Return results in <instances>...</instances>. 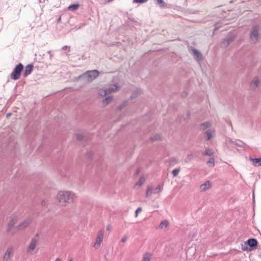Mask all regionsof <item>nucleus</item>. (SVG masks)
<instances>
[{
  "label": "nucleus",
  "mask_w": 261,
  "mask_h": 261,
  "mask_svg": "<svg viewBox=\"0 0 261 261\" xmlns=\"http://www.w3.org/2000/svg\"><path fill=\"white\" fill-rule=\"evenodd\" d=\"M152 139L153 140H160V139H161V136H160V135H156L155 136V138H152Z\"/></svg>",
  "instance_id": "obj_33"
},
{
  "label": "nucleus",
  "mask_w": 261,
  "mask_h": 261,
  "mask_svg": "<svg viewBox=\"0 0 261 261\" xmlns=\"http://www.w3.org/2000/svg\"><path fill=\"white\" fill-rule=\"evenodd\" d=\"M193 55L196 57L197 60L199 61L202 59V56L201 54L196 49H193Z\"/></svg>",
  "instance_id": "obj_19"
},
{
  "label": "nucleus",
  "mask_w": 261,
  "mask_h": 261,
  "mask_svg": "<svg viewBox=\"0 0 261 261\" xmlns=\"http://www.w3.org/2000/svg\"><path fill=\"white\" fill-rule=\"evenodd\" d=\"M125 240H126V239H124L123 238V239H122V242H124L125 241Z\"/></svg>",
  "instance_id": "obj_38"
},
{
  "label": "nucleus",
  "mask_w": 261,
  "mask_h": 261,
  "mask_svg": "<svg viewBox=\"0 0 261 261\" xmlns=\"http://www.w3.org/2000/svg\"><path fill=\"white\" fill-rule=\"evenodd\" d=\"M180 171V169H175L172 171V174L174 176H176Z\"/></svg>",
  "instance_id": "obj_29"
},
{
  "label": "nucleus",
  "mask_w": 261,
  "mask_h": 261,
  "mask_svg": "<svg viewBox=\"0 0 261 261\" xmlns=\"http://www.w3.org/2000/svg\"><path fill=\"white\" fill-rule=\"evenodd\" d=\"M163 188V185L159 184L156 188L155 189L154 193H160L161 191H162Z\"/></svg>",
  "instance_id": "obj_25"
},
{
  "label": "nucleus",
  "mask_w": 261,
  "mask_h": 261,
  "mask_svg": "<svg viewBox=\"0 0 261 261\" xmlns=\"http://www.w3.org/2000/svg\"><path fill=\"white\" fill-rule=\"evenodd\" d=\"M83 135H82V134H78V135H77V139H79V140H82V138H83Z\"/></svg>",
  "instance_id": "obj_34"
},
{
  "label": "nucleus",
  "mask_w": 261,
  "mask_h": 261,
  "mask_svg": "<svg viewBox=\"0 0 261 261\" xmlns=\"http://www.w3.org/2000/svg\"><path fill=\"white\" fill-rule=\"evenodd\" d=\"M85 75L88 77V80L92 81L98 76L99 72L97 70L89 71L86 73Z\"/></svg>",
  "instance_id": "obj_11"
},
{
  "label": "nucleus",
  "mask_w": 261,
  "mask_h": 261,
  "mask_svg": "<svg viewBox=\"0 0 261 261\" xmlns=\"http://www.w3.org/2000/svg\"><path fill=\"white\" fill-rule=\"evenodd\" d=\"M18 221V218L16 215H13L11 218L8 222L7 227V231L8 232L11 231L14 228V226L17 223Z\"/></svg>",
  "instance_id": "obj_7"
},
{
  "label": "nucleus",
  "mask_w": 261,
  "mask_h": 261,
  "mask_svg": "<svg viewBox=\"0 0 261 261\" xmlns=\"http://www.w3.org/2000/svg\"><path fill=\"white\" fill-rule=\"evenodd\" d=\"M141 211H142V208H141V207H138V208L136 210V212H135V217H138V216L139 213H140V212H141Z\"/></svg>",
  "instance_id": "obj_31"
},
{
  "label": "nucleus",
  "mask_w": 261,
  "mask_h": 261,
  "mask_svg": "<svg viewBox=\"0 0 261 261\" xmlns=\"http://www.w3.org/2000/svg\"><path fill=\"white\" fill-rule=\"evenodd\" d=\"M13 253L14 249L13 247L9 246L3 256V261H9L12 258Z\"/></svg>",
  "instance_id": "obj_6"
},
{
  "label": "nucleus",
  "mask_w": 261,
  "mask_h": 261,
  "mask_svg": "<svg viewBox=\"0 0 261 261\" xmlns=\"http://www.w3.org/2000/svg\"><path fill=\"white\" fill-rule=\"evenodd\" d=\"M55 261H62V260L60 258H58L55 260Z\"/></svg>",
  "instance_id": "obj_37"
},
{
  "label": "nucleus",
  "mask_w": 261,
  "mask_h": 261,
  "mask_svg": "<svg viewBox=\"0 0 261 261\" xmlns=\"http://www.w3.org/2000/svg\"><path fill=\"white\" fill-rule=\"evenodd\" d=\"M32 219L28 217L21 222L17 226H15L14 228V233L19 231H22L27 228L32 223Z\"/></svg>",
  "instance_id": "obj_3"
},
{
  "label": "nucleus",
  "mask_w": 261,
  "mask_h": 261,
  "mask_svg": "<svg viewBox=\"0 0 261 261\" xmlns=\"http://www.w3.org/2000/svg\"><path fill=\"white\" fill-rule=\"evenodd\" d=\"M79 4L71 5L68 7V9L69 10L74 11L77 10L79 8Z\"/></svg>",
  "instance_id": "obj_24"
},
{
  "label": "nucleus",
  "mask_w": 261,
  "mask_h": 261,
  "mask_svg": "<svg viewBox=\"0 0 261 261\" xmlns=\"http://www.w3.org/2000/svg\"><path fill=\"white\" fill-rule=\"evenodd\" d=\"M105 230L103 229H100L97 234L95 241L93 245V247L97 249L100 247L101 244L103 240Z\"/></svg>",
  "instance_id": "obj_4"
},
{
  "label": "nucleus",
  "mask_w": 261,
  "mask_h": 261,
  "mask_svg": "<svg viewBox=\"0 0 261 261\" xmlns=\"http://www.w3.org/2000/svg\"><path fill=\"white\" fill-rule=\"evenodd\" d=\"M246 242L248 246L251 247L256 246L257 244V242L255 239H249Z\"/></svg>",
  "instance_id": "obj_16"
},
{
  "label": "nucleus",
  "mask_w": 261,
  "mask_h": 261,
  "mask_svg": "<svg viewBox=\"0 0 261 261\" xmlns=\"http://www.w3.org/2000/svg\"><path fill=\"white\" fill-rule=\"evenodd\" d=\"M214 133V131H206L205 132V134L206 135V137H205V139L206 140H209L211 139H212L213 137V133Z\"/></svg>",
  "instance_id": "obj_22"
},
{
  "label": "nucleus",
  "mask_w": 261,
  "mask_h": 261,
  "mask_svg": "<svg viewBox=\"0 0 261 261\" xmlns=\"http://www.w3.org/2000/svg\"><path fill=\"white\" fill-rule=\"evenodd\" d=\"M207 164L211 167H214L215 165V160L213 158H211L210 160L207 162Z\"/></svg>",
  "instance_id": "obj_28"
},
{
  "label": "nucleus",
  "mask_w": 261,
  "mask_h": 261,
  "mask_svg": "<svg viewBox=\"0 0 261 261\" xmlns=\"http://www.w3.org/2000/svg\"><path fill=\"white\" fill-rule=\"evenodd\" d=\"M112 100V97L108 96L104 99L102 101L103 106H106Z\"/></svg>",
  "instance_id": "obj_23"
},
{
  "label": "nucleus",
  "mask_w": 261,
  "mask_h": 261,
  "mask_svg": "<svg viewBox=\"0 0 261 261\" xmlns=\"http://www.w3.org/2000/svg\"><path fill=\"white\" fill-rule=\"evenodd\" d=\"M169 222L168 221L165 220L161 222L160 224L159 227L160 229H164L167 228L169 226Z\"/></svg>",
  "instance_id": "obj_17"
},
{
  "label": "nucleus",
  "mask_w": 261,
  "mask_h": 261,
  "mask_svg": "<svg viewBox=\"0 0 261 261\" xmlns=\"http://www.w3.org/2000/svg\"><path fill=\"white\" fill-rule=\"evenodd\" d=\"M118 88L116 85H114V87L105 89V90H102L101 89L99 91V95L101 96H104L106 95L107 94L110 93L111 92H115L116 91L118 90Z\"/></svg>",
  "instance_id": "obj_10"
},
{
  "label": "nucleus",
  "mask_w": 261,
  "mask_h": 261,
  "mask_svg": "<svg viewBox=\"0 0 261 261\" xmlns=\"http://www.w3.org/2000/svg\"><path fill=\"white\" fill-rule=\"evenodd\" d=\"M153 188L151 186H148L146 192V197H149L152 193Z\"/></svg>",
  "instance_id": "obj_21"
},
{
  "label": "nucleus",
  "mask_w": 261,
  "mask_h": 261,
  "mask_svg": "<svg viewBox=\"0 0 261 261\" xmlns=\"http://www.w3.org/2000/svg\"><path fill=\"white\" fill-rule=\"evenodd\" d=\"M10 115H11V114L9 113V114H7V117H8Z\"/></svg>",
  "instance_id": "obj_39"
},
{
  "label": "nucleus",
  "mask_w": 261,
  "mask_h": 261,
  "mask_svg": "<svg viewBox=\"0 0 261 261\" xmlns=\"http://www.w3.org/2000/svg\"><path fill=\"white\" fill-rule=\"evenodd\" d=\"M153 254L149 252H146L142 254L141 261H151Z\"/></svg>",
  "instance_id": "obj_13"
},
{
  "label": "nucleus",
  "mask_w": 261,
  "mask_h": 261,
  "mask_svg": "<svg viewBox=\"0 0 261 261\" xmlns=\"http://www.w3.org/2000/svg\"><path fill=\"white\" fill-rule=\"evenodd\" d=\"M248 246V245H247V244L246 243V242H245L244 243L242 244L241 247H242V250L244 251H248L250 250V249H249Z\"/></svg>",
  "instance_id": "obj_27"
},
{
  "label": "nucleus",
  "mask_w": 261,
  "mask_h": 261,
  "mask_svg": "<svg viewBox=\"0 0 261 261\" xmlns=\"http://www.w3.org/2000/svg\"><path fill=\"white\" fill-rule=\"evenodd\" d=\"M112 225H108L107 226V229L108 230H111V229H112Z\"/></svg>",
  "instance_id": "obj_35"
},
{
  "label": "nucleus",
  "mask_w": 261,
  "mask_h": 261,
  "mask_svg": "<svg viewBox=\"0 0 261 261\" xmlns=\"http://www.w3.org/2000/svg\"><path fill=\"white\" fill-rule=\"evenodd\" d=\"M148 0H134V2L137 3H145Z\"/></svg>",
  "instance_id": "obj_32"
},
{
  "label": "nucleus",
  "mask_w": 261,
  "mask_h": 261,
  "mask_svg": "<svg viewBox=\"0 0 261 261\" xmlns=\"http://www.w3.org/2000/svg\"><path fill=\"white\" fill-rule=\"evenodd\" d=\"M193 158H194V156L192 154H190L188 155L187 156V162L193 160Z\"/></svg>",
  "instance_id": "obj_30"
},
{
  "label": "nucleus",
  "mask_w": 261,
  "mask_h": 261,
  "mask_svg": "<svg viewBox=\"0 0 261 261\" xmlns=\"http://www.w3.org/2000/svg\"><path fill=\"white\" fill-rule=\"evenodd\" d=\"M69 261H73V260L72 259H70Z\"/></svg>",
  "instance_id": "obj_40"
},
{
  "label": "nucleus",
  "mask_w": 261,
  "mask_h": 261,
  "mask_svg": "<svg viewBox=\"0 0 261 261\" xmlns=\"http://www.w3.org/2000/svg\"><path fill=\"white\" fill-rule=\"evenodd\" d=\"M157 2L160 4H162L164 3L163 0H157Z\"/></svg>",
  "instance_id": "obj_36"
},
{
  "label": "nucleus",
  "mask_w": 261,
  "mask_h": 261,
  "mask_svg": "<svg viewBox=\"0 0 261 261\" xmlns=\"http://www.w3.org/2000/svg\"><path fill=\"white\" fill-rule=\"evenodd\" d=\"M211 187V184L209 181H206L200 187V190L201 192H204Z\"/></svg>",
  "instance_id": "obj_14"
},
{
  "label": "nucleus",
  "mask_w": 261,
  "mask_h": 261,
  "mask_svg": "<svg viewBox=\"0 0 261 261\" xmlns=\"http://www.w3.org/2000/svg\"><path fill=\"white\" fill-rule=\"evenodd\" d=\"M258 27H255L250 34V39L253 43H255L257 41L258 35Z\"/></svg>",
  "instance_id": "obj_9"
},
{
  "label": "nucleus",
  "mask_w": 261,
  "mask_h": 261,
  "mask_svg": "<svg viewBox=\"0 0 261 261\" xmlns=\"http://www.w3.org/2000/svg\"><path fill=\"white\" fill-rule=\"evenodd\" d=\"M23 69V66L22 64L21 63H19L18 65L15 67L14 71L11 73V79L15 80L19 79Z\"/></svg>",
  "instance_id": "obj_5"
},
{
  "label": "nucleus",
  "mask_w": 261,
  "mask_h": 261,
  "mask_svg": "<svg viewBox=\"0 0 261 261\" xmlns=\"http://www.w3.org/2000/svg\"><path fill=\"white\" fill-rule=\"evenodd\" d=\"M250 160L252 162L254 166H261V158H250Z\"/></svg>",
  "instance_id": "obj_18"
},
{
  "label": "nucleus",
  "mask_w": 261,
  "mask_h": 261,
  "mask_svg": "<svg viewBox=\"0 0 261 261\" xmlns=\"http://www.w3.org/2000/svg\"><path fill=\"white\" fill-rule=\"evenodd\" d=\"M259 84L260 80L259 77L257 76H254L250 83L249 88L252 90H254L259 87Z\"/></svg>",
  "instance_id": "obj_8"
},
{
  "label": "nucleus",
  "mask_w": 261,
  "mask_h": 261,
  "mask_svg": "<svg viewBox=\"0 0 261 261\" xmlns=\"http://www.w3.org/2000/svg\"><path fill=\"white\" fill-rule=\"evenodd\" d=\"M33 69V66L31 64H29L25 66L23 72L24 76H27L31 74Z\"/></svg>",
  "instance_id": "obj_15"
},
{
  "label": "nucleus",
  "mask_w": 261,
  "mask_h": 261,
  "mask_svg": "<svg viewBox=\"0 0 261 261\" xmlns=\"http://www.w3.org/2000/svg\"><path fill=\"white\" fill-rule=\"evenodd\" d=\"M146 178L145 177H140L138 181L134 186L133 188L135 190H138L140 187H141L144 184Z\"/></svg>",
  "instance_id": "obj_12"
},
{
  "label": "nucleus",
  "mask_w": 261,
  "mask_h": 261,
  "mask_svg": "<svg viewBox=\"0 0 261 261\" xmlns=\"http://www.w3.org/2000/svg\"><path fill=\"white\" fill-rule=\"evenodd\" d=\"M39 236L38 234L31 238L26 249L28 254H32L35 252V250L39 245Z\"/></svg>",
  "instance_id": "obj_2"
},
{
  "label": "nucleus",
  "mask_w": 261,
  "mask_h": 261,
  "mask_svg": "<svg viewBox=\"0 0 261 261\" xmlns=\"http://www.w3.org/2000/svg\"><path fill=\"white\" fill-rule=\"evenodd\" d=\"M214 152L211 149H206L203 153L204 155L211 156L213 154Z\"/></svg>",
  "instance_id": "obj_26"
},
{
  "label": "nucleus",
  "mask_w": 261,
  "mask_h": 261,
  "mask_svg": "<svg viewBox=\"0 0 261 261\" xmlns=\"http://www.w3.org/2000/svg\"><path fill=\"white\" fill-rule=\"evenodd\" d=\"M76 198V195L71 191H60L56 195L58 202L64 206H66L67 203H73Z\"/></svg>",
  "instance_id": "obj_1"
},
{
  "label": "nucleus",
  "mask_w": 261,
  "mask_h": 261,
  "mask_svg": "<svg viewBox=\"0 0 261 261\" xmlns=\"http://www.w3.org/2000/svg\"><path fill=\"white\" fill-rule=\"evenodd\" d=\"M211 126V123L209 122H206L203 123L200 125V128L201 130H204L207 128L210 127Z\"/></svg>",
  "instance_id": "obj_20"
}]
</instances>
